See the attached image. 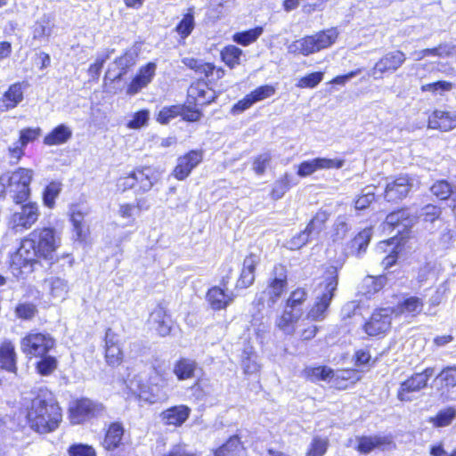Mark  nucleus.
I'll return each instance as SVG.
<instances>
[{
	"mask_svg": "<svg viewBox=\"0 0 456 456\" xmlns=\"http://www.w3.org/2000/svg\"><path fill=\"white\" fill-rule=\"evenodd\" d=\"M61 244V238L54 228L43 227L33 230L11 255V273L17 279H24L34 271L38 260L43 259L52 265L57 260L56 251Z\"/></svg>",
	"mask_w": 456,
	"mask_h": 456,
	"instance_id": "1",
	"label": "nucleus"
},
{
	"mask_svg": "<svg viewBox=\"0 0 456 456\" xmlns=\"http://www.w3.org/2000/svg\"><path fill=\"white\" fill-rule=\"evenodd\" d=\"M21 411L30 428L38 433L55 430L62 419L61 407L46 388H40L37 393H32L30 397H24Z\"/></svg>",
	"mask_w": 456,
	"mask_h": 456,
	"instance_id": "2",
	"label": "nucleus"
},
{
	"mask_svg": "<svg viewBox=\"0 0 456 456\" xmlns=\"http://www.w3.org/2000/svg\"><path fill=\"white\" fill-rule=\"evenodd\" d=\"M327 276L314 289V304L307 313V319L322 321L334 297L338 287V269L330 266Z\"/></svg>",
	"mask_w": 456,
	"mask_h": 456,
	"instance_id": "3",
	"label": "nucleus"
},
{
	"mask_svg": "<svg viewBox=\"0 0 456 456\" xmlns=\"http://www.w3.org/2000/svg\"><path fill=\"white\" fill-rule=\"evenodd\" d=\"M338 30L330 28L314 35L306 36L290 43L287 49L289 53L309 56L330 47L338 37Z\"/></svg>",
	"mask_w": 456,
	"mask_h": 456,
	"instance_id": "4",
	"label": "nucleus"
},
{
	"mask_svg": "<svg viewBox=\"0 0 456 456\" xmlns=\"http://www.w3.org/2000/svg\"><path fill=\"white\" fill-rule=\"evenodd\" d=\"M288 286L287 269L282 265H277L273 267L266 289L256 296L258 305L272 308L286 291Z\"/></svg>",
	"mask_w": 456,
	"mask_h": 456,
	"instance_id": "5",
	"label": "nucleus"
},
{
	"mask_svg": "<svg viewBox=\"0 0 456 456\" xmlns=\"http://www.w3.org/2000/svg\"><path fill=\"white\" fill-rule=\"evenodd\" d=\"M9 180V193L15 203L26 201L30 194V183L33 179L32 169L19 167L12 173H7Z\"/></svg>",
	"mask_w": 456,
	"mask_h": 456,
	"instance_id": "6",
	"label": "nucleus"
},
{
	"mask_svg": "<svg viewBox=\"0 0 456 456\" xmlns=\"http://www.w3.org/2000/svg\"><path fill=\"white\" fill-rule=\"evenodd\" d=\"M130 388L140 400L151 404L164 402L168 398L164 382L159 383L155 378H151L147 383L135 379L131 382Z\"/></svg>",
	"mask_w": 456,
	"mask_h": 456,
	"instance_id": "7",
	"label": "nucleus"
},
{
	"mask_svg": "<svg viewBox=\"0 0 456 456\" xmlns=\"http://www.w3.org/2000/svg\"><path fill=\"white\" fill-rule=\"evenodd\" d=\"M435 368L428 367L421 372H416L400 383L396 397L401 402H411V394L419 392L428 386V379L434 375Z\"/></svg>",
	"mask_w": 456,
	"mask_h": 456,
	"instance_id": "8",
	"label": "nucleus"
},
{
	"mask_svg": "<svg viewBox=\"0 0 456 456\" xmlns=\"http://www.w3.org/2000/svg\"><path fill=\"white\" fill-rule=\"evenodd\" d=\"M55 346V340L45 333H29L20 341L21 351L29 357H43Z\"/></svg>",
	"mask_w": 456,
	"mask_h": 456,
	"instance_id": "9",
	"label": "nucleus"
},
{
	"mask_svg": "<svg viewBox=\"0 0 456 456\" xmlns=\"http://www.w3.org/2000/svg\"><path fill=\"white\" fill-rule=\"evenodd\" d=\"M105 408L102 403L88 398H82L69 408V418L73 424H80L91 418L102 416Z\"/></svg>",
	"mask_w": 456,
	"mask_h": 456,
	"instance_id": "10",
	"label": "nucleus"
},
{
	"mask_svg": "<svg viewBox=\"0 0 456 456\" xmlns=\"http://www.w3.org/2000/svg\"><path fill=\"white\" fill-rule=\"evenodd\" d=\"M393 313L394 309L390 307L376 310L364 324V331L369 336L385 334L390 329Z\"/></svg>",
	"mask_w": 456,
	"mask_h": 456,
	"instance_id": "11",
	"label": "nucleus"
},
{
	"mask_svg": "<svg viewBox=\"0 0 456 456\" xmlns=\"http://www.w3.org/2000/svg\"><path fill=\"white\" fill-rule=\"evenodd\" d=\"M124 434L125 429L120 422H113L109 425L102 441V446L112 456H126L122 449Z\"/></svg>",
	"mask_w": 456,
	"mask_h": 456,
	"instance_id": "12",
	"label": "nucleus"
},
{
	"mask_svg": "<svg viewBox=\"0 0 456 456\" xmlns=\"http://www.w3.org/2000/svg\"><path fill=\"white\" fill-rule=\"evenodd\" d=\"M344 159H340L315 158L300 163L297 175L305 177L322 169H339L344 166Z\"/></svg>",
	"mask_w": 456,
	"mask_h": 456,
	"instance_id": "13",
	"label": "nucleus"
},
{
	"mask_svg": "<svg viewBox=\"0 0 456 456\" xmlns=\"http://www.w3.org/2000/svg\"><path fill=\"white\" fill-rule=\"evenodd\" d=\"M203 153L201 151H191L177 159V163L173 170V175L177 180H184L191 171L202 161Z\"/></svg>",
	"mask_w": 456,
	"mask_h": 456,
	"instance_id": "14",
	"label": "nucleus"
},
{
	"mask_svg": "<svg viewBox=\"0 0 456 456\" xmlns=\"http://www.w3.org/2000/svg\"><path fill=\"white\" fill-rule=\"evenodd\" d=\"M38 218V208L36 203H28L12 216L11 223L16 231L30 228Z\"/></svg>",
	"mask_w": 456,
	"mask_h": 456,
	"instance_id": "15",
	"label": "nucleus"
},
{
	"mask_svg": "<svg viewBox=\"0 0 456 456\" xmlns=\"http://www.w3.org/2000/svg\"><path fill=\"white\" fill-rule=\"evenodd\" d=\"M412 187L407 175H401L387 181L385 189V199L389 202H396L405 198Z\"/></svg>",
	"mask_w": 456,
	"mask_h": 456,
	"instance_id": "16",
	"label": "nucleus"
},
{
	"mask_svg": "<svg viewBox=\"0 0 456 456\" xmlns=\"http://www.w3.org/2000/svg\"><path fill=\"white\" fill-rule=\"evenodd\" d=\"M156 69L157 65L154 62H149L141 67L135 77L127 86L126 94L134 95L145 88L153 79Z\"/></svg>",
	"mask_w": 456,
	"mask_h": 456,
	"instance_id": "17",
	"label": "nucleus"
},
{
	"mask_svg": "<svg viewBox=\"0 0 456 456\" xmlns=\"http://www.w3.org/2000/svg\"><path fill=\"white\" fill-rule=\"evenodd\" d=\"M228 279V277L223 278V289L216 286L209 289L207 293V300L214 310L224 309L233 301V293L225 291Z\"/></svg>",
	"mask_w": 456,
	"mask_h": 456,
	"instance_id": "18",
	"label": "nucleus"
},
{
	"mask_svg": "<svg viewBox=\"0 0 456 456\" xmlns=\"http://www.w3.org/2000/svg\"><path fill=\"white\" fill-rule=\"evenodd\" d=\"M87 208L84 206L75 205L70 208V221L73 225V237L75 240L85 242L88 236L89 229L84 222L87 215Z\"/></svg>",
	"mask_w": 456,
	"mask_h": 456,
	"instance_id": "19",
	"label": "nucleus"
},
{
	"mask_svg": "<svg viewBox=\"0 0 456 456\" xmlns=\"http://www.w3.org/2000/svg\"><path fill=\"white\" fill-rule=\"evenodd\" d=\"M406 56L401 51L389 52L385 54L374 66L372 75H382L385 72H394L397 70L405 61ZM379 77H381L379 76Z\"/></svg>",
	"mask_w": 456,
	"mask_h": 456,
	"instance_id": "20",
	"label": "nucleus"
},
{
	"mask_svg": "<svg viewBox=\"0 0 456 456\" xmlns=\"http://www.w3.org/2000/svg\"><path fill=\"white\" fill-rule=\"evenodd\" d=\"M182 62L198 74H203L209 81L218 80L224 75L222 68H216L212 63L203 62L200 60L185 57Z\"/></svg>",
	"mask_w": 456,
	"mask_h": 456,
	"instance_id": "21",
	"label": "nucleus"
},
{
	"mask_svg": "<svg viewBox=\"0 0 456 456\" xmlns=\"http://www.w3.org/2000/svg\"><path fill=\"white\" fill-rule=\"evenodd\" d=\"M191 409L183 404L172 406L163 411L160 420L165 426L181 427L189 418Z\"/></svg>",
	"mask_w": 456,
	"mask_h": 456,
	"instance_id": "22",
	"label": "nucleus"
},
{
	"mask_svg": "<svg viewBox=\"0 0 456 456\" xmlns=\"http://www.w3.org/2000/svg\"><path fill=\"white\" fill-rule=\"evenodd\" d=\"M150 328L159 335L165 337L169 334L172 328L171 317L167 314L164 307L158 305L150 314Z\"/></svg>",
	"mask_w": 456,
	"mask_h": 456,
	"instance_id": "23",
	"label": "nucleus"
},
{
	"mask_svg": "<svg viewBox=\"0 0 456 456\" xmlns=\"http://www.w3.org/2000/svg\"><path fill=\"white\" fill-rule=\"evenodd\" d=\"M105 358L110 366L119 365L123 359L118 338L110 329H108L105 334Z\"/></svg>",
	"mask_w": 456,
	"mask_h": 456,
	"instance_id": "24",
	"label": "nucleus"
},
{
	"mask_svg": "<svg viewBox=\"0 0 456 456\" xmlns=\"http://www.w3.org/2000/svg\"><path fill=\"white\" fill-rule=\"evenodd\" d=\"M456 127V111L436 110L428 117V128L450 131Z\"/></svg>",
	"mask_w": 456,
	"mask_h": 456,
	"instance_id": "25",
	"label": "nucleus"
},
{
	"mask_svg": "<svg viewBox=\"0 0 456 456\" xmlns=\"http://www.w3.org/2000/svg\"><path fill=\"white\" fill-rule=\"evenodd\" d=\"M260 262L257 255L250 254L245 257L240 275L237 281L236 288L246 289L250 287L255 281L256 267Z\"/></svg>",
	"mask_w": 456,
	"mask_h": 456,
	"instance_id": "26",
	"label": "nucleus"
},
{
	"mask_svg": "<svg viewBox=\"0 0 456 456\" xmlns=\"http://www.w3.org/2000/svg\"><path fill=\"white\" fill-rule=\"evenodd\" d=\"M400 241V239L392 237L387 240H383L379 243L377 249L380 252L387 253V256L382 260V265L385 269L395 264L398 254L402 250Z\"/></svg>",
	"mask_w": 456,
	"mask_h": 456,
	"instance_id": "27",
	"label": "nucleus"
},
{
	"mask_svg": "<svg viewBox=\"0 0 456 456\" xmlns=\"http://www.w3.org/2000/svg\"><path fill=\"white\" fill-rule=\"evenodd\" d=\"M44 289L47 291L51 299L62 301L69 292V285L64 279L50 277L45 280Z\"/></svg>",
	"mask_w": 456,
	"mask_h": 456,
	"instance_id": "28",
	"label": "nucleus"
},
{
	"mask_svg": "<svg viewBox=\"0 0 456 456\" xmlns=\"http://www.w3.org/2000/svg\"><path fill=\"white\" fill-rule=\"evenodd\" d=\"M23 100L21 84L15 83L0 98V111H7L15 108Z\"/></svg>",
	"mask_w": 456,
	"mask_h": 456,
	"instance_id": "29",
	"label": "nucleus"
},
{
	"mask_svg": "<svg viewBox=\"0 0 456 456\" xmlns=\"http://www.w3.org/2000/svg\"><path fill=\"white\" fill-rule=\"evenodd\" d=\"M198 362L191 358L181 357L173 366V373L179 381L191 379L198 370Z\"/></svg>",
	"mask_w": 456,
	"mask_h": 456,
	"instance_id": "30",
	"label": "nucleus"
},
{
	"mask_svg": "<svg viewBox=\"0 0 456 456\" xmlns=\"http://www.w3.org/2000/svg\"><path fill=\"white\" fill-rule=\"evenodd\" d=\"M73 134L70 126L60 124L50 131L44 138V143L47 146L61 145L68 142Z\"/></svg>",
	"mask_w": 456,
	"mask_h": 456,
	"instance_id": "31",
	"label": "nucleus"
},
{
	"mask_svg": "<svg viewBox=\"0 0 456 456\" xmlns=\"http://www.w3.org/2000/svg\"><path fill=\"white\" fill-rule=\"evenodd\" d=\"M302 315L301 310L292 311L285 308L282 314L276 319L277 328L286 335H292L296 330V324Z\"/></svg>",
	"mask_w": 456,
	"mask_h": 456,
	"instance_id": "32",
	"label": "nucleus"
},
{
	"mask_svg": "<svg viewBox=\"0 0 456 456\" xmlns=\"http://www.w3.org/2000/svg\"><path fill=\"white\" fill-rule=\"evenodd\" d=\"M0 367L9 372L16 373V353L14 345L8 340L0 345Z\"/></svg>",
	"mask_w": 456,
	"mask_h": 456,
	"instance_id": "33",
	"label": "nucleus"
},
{
	"mask_svg": "<svg viewBox=\"0 0 456 456\" xmlns=\"http://www.w3.org/2000/svg\"><path fill=\"white\" fill-rule=\"evenodd\" d=\"M134 175L136 191L141 192L149 191L157 181V178L154 176L153 171L151 167L135 169Z\"/></svg>",
	"mask_w": 456,
	"mask_h": 456,
	"instance_id": "34",
	"label": "nucleus"
},
{
	"mask_svg": "<svg viewBox=\"0 0 456 456\" xmlns=\"http://www.w3.org/2000/svg\"><path fill=\"white\" fill-rule=\"evenodd\" d=\"M433 195L444 200H447L450 196L452 200L456 202V181L448 182L447 180L436 181L430 188Z\"/></svg>",
	"mask_w": 456,
	"mask_h": 456,
	"instance_id": "35",
	"label": "nucleus"
},
{
	"mask_svg": "<svg viewBox=\"0 0 456 456\" xmlns=\"http://www.w3.org/2000/svg\"><path fill=\"white\" fill-rule=\"evenodd\" d=\"M411 224V219H410L409 211L407 209H400L387 216L386 221L383 224V229L393 230L401 225L406 228Z\"/></svg>",
	"mask_w": 456,
	"mask_h": 456,
	"instance_id": "36",
	"label": "nucleus"
},
{
	"mask_svg": "<svg viewBox=\"0 0 456 456\" xmlns=\"http://www.w3.org/2000/svg\"><path fill=\"white\" fill-rule=\"evenodd\" d=\"M216 456H247L245 448L242 446L239 437L232 436L216 452Z\"/></svg>",
	"mask_w": 456,
	"mask_h": 456,
	"instance_id": "37",
	"label": "nucleus"
},
{
	"mask_svg": "<svg viewBox=\"0 0 456 456\" xmlns=\"http://www.w3.org/2000/svg\"><path fill=\"white\" fill-rule=\"evenodd\" d=\"M137 61V53L135 51H126L123 55L116 59L114 65L119 69V71L113 76L112 80H118L124 74L126 73L127 69L135 65Z\"/></svg>",
	"mask_w": 456,
	"mask_h": 456,
	"instance_id": "38",
	"label": "nucleus"
},
{
	"mask_svg": "<svg viewBox=\"0 0 456 456\" xmlns=\"http://www.w3.org/2000/svg\"><path fill=\"white\" fill-rule=\"evenodd\" d=\"M456 418V409L446 407L440 410L436 416L430 418L429 422L436 428H444L452 424Z\"/></svg>",
	"mask_w": 456,
	"mask_h": 456,
	"instance_id": "39",
	"label": "nucleus"
},
{
	"mask_svg": "<svg viewBox=\"0 0 456 456\" xmlns=\"http://www.w3.org/2000/svg\"><path fill=\"white\" fill-rule=\"evenodd\" d=\"M242 53L241 49L233 45H230L221 51V58L229 68L234 69L236 66L240 65Z\"/></svg>",
	"mask_w": 456,
	"mask_h": 456,
	"instance_id": "40",
	"label": "nucleus"
},
{
	"mask_svg": "<svg viewBox=\"0 0 456 456\" xmlns=\"http://www.w3.org/2000/svg\"><path fill=\"white\" fill-rule=\"evenodd\" d=\"M263 32L264 28L262 27H256L246 31L235 33L232 36V40L238 45L247 46L256 41Z\"/></svg>",
	"mask_w": 456,
	"mask_h": 456,
	"instance_id": "41",
	"label": "nucleus"
},
{
	"mask_svg": "<svg viewBox=\"0 0 456 456\" xmlns=\"http://www.w3.org/2000/svg\"><path fill=\"white\" fill-rule=\"evenodd\" d=\"M53 21L48 15H44L37 20L33 27L34 39H42L50 37L53 30Z\"/></svg>",
	"mask_w": 456,
	"mask_h": 456,
	"instance_id": "42",
	"label": "nucleus"
},
{
	"mask_svg": "<svg viewBox=\"0 0 456 456\" xmlns=\"http://www.w3.org/2000/svg\"><path fill=\"white\" fill-rule=\"evenodd\" d=\"M330 214L325 210L318 211L310 223L307 224L306 229L316 239L320 232L324 229L325 223L329 219Z\"/></svg>",
	"mask_w": 456,
	"mask_h": 456,
	"instance_id": "43",
	"label": "nucleus"
},
{
	"mask_svg": "<svg viewBox=\"0 0 456 456\" xmlns=\"http://www.w3.org/2000/svg\"><path fill=\"white\" fill-rule=\"evenodd\" d=\"M423 308V301L417 297H410L404 299L398 306L401 314H407L412 316L419 314Z\"/></svg>",
	"mask_w": 456,
	"mask_h": 456,
	"instance_id": "44",
	"label": "nucleus"
},
{
	"mask_svg": "<svg viewBox=\"0 0 456 456\" xmlns=\"http://www.w3.org/2000/svg\"><path fill=\"white\" fill-rule=\"evenodd\" d=\"M305 376L311 381L328 380L333 377L332 369L327 366H318L314 368H306Z\"/></svg>",
	"mask_w": 456,
	"mask_h": 456,
	"instance_id": "45",
	"label": "nucleus"
},
{
	"mask_svg": "<svg viewBox=\"0 0 456 456\" xmlns=\"http://www.w3.org/2000/svg\"><path fill=\"white\" fill-rule=\"evenodd\" d=\"M290 175L286 173L282 177L274 182L270 196L273 200L281 199L290 188Z\"/></svg>",
	"mask_w": 456,
	"mask_h": 456,
	"instance_id": "46",
	"label": "nucleus"
},
{
	"mask_svg": "<svg viewBox=\"0 0 456 456\" xmlns=\"http://www.w3.org/2000/svg\"><path fill=\"white\" fill-rule=\"evenodd\" d=\"M375 200V187L368 185L362 190L361 194L354 200V208L357 210L367 208Z\"/></svg>",
	"mask_w": 456,
	"mask_h": 456,
	"instance_id": "47",
	"label": "nucleus"
},
{
	"mask_svg": "<svg viewBox=\"0 0 456 456\" xmlns=\"http://www.w3.org/2000/svg\"><path fill=\"white\" fill-rule=\"evenodd\" d=\"M328 446V438L316 436L312 439L305 456H323L327 452Z\"/></svg>",
	"mask_w": 456,
	"mask_h": 456,
	"instance_id": "48",
	"label": "nucleus"
},
{
	"mask_svg": "<svg viewBox=\"0 0 456 456\" xmlns=\"http://www.w3.org/2000/svg\"><path fill=\"white\" fill-rule=\"evenodd\" d=\"M61 191V183L59 182H51L44 190L43 200L44 204L52 208L55 204V199Z\"/></svg>",
	"mask_w": 456,
	"mask_h": 456,
	"instance_id": "49",
	"label": "nucleus"
},
{
	"mask_svg": "<svg viewBox=\"0 0 456 456\" xmlns=\"http://www.w3.org/2000/svg\"><path fill=\"white\" fill-rule=\"evenodd\" d=\"M307 292L305 289L298 288L291 292L287 300L286 308L292 311L301 310V305L306 300Z\"/></svg>",
	"mask_w": 456,
	"mask_h": 456,
	"instance_id": "50",
	"label": "nucleus"
},
{
	"mask_svg": "<svg viewBox=\"0 0 456 456\" xmlns=\"http://www.w3.org/2000/svg\"><path fill=\"white\" fill-rule=\"evenodd\" d=\"M314 238L309 232V231L305 228L304 231L298 232L295 236H293L289 240L286 242V247L290 250H297L305 246L308 241L314 240Z\"/></svg>",
	"mask_w": 456,
	"mask_h": 456,
	"instance_id": "51",
	"label": "nucleus"
},
{
	"mask_svg": "<svg viewBox=\"0 0 456 456\" xmlns=\"http://www.w3.org/2000/svg\"><path fill=\"white\" fill-rule=\"evenodd\" d=\"M242 368L246 374H253L259 370L256 356L251 349H245L242 354Z\"/></svg>",
	"mask_w": 456,
	"mask_h": 456,
	"instance_id": "52",
	"label": "nucleus"
},
{
	"mask_svg": "<svg viewBox=\"0 0 456 456\" xmlns=\"http://www.w3.org/2000/svg\"><path fill=\"white\" fill-rule=\"evenodd\" d=\"M194 17L191 12L186 13L180 22L177 24L175 30L179 36L184 39L186 38L194 28Z\"/></svg>",
	"mask_w": 456,
	"mask_h": 456,
	"instance_id": "53",
	"label": "nucleus"
},
{
	"mask_svg": "<svg viewBox=\"0 0 456 456\" xmlns=\"http://www.w3.org/2000/svg\"><path fill=\"white\" fill-rule=\"evenodd\" d=\"M453 88V84L448 81H436L434 83L425 84L421 86L422 92H430L433 94L443 95L446 92H450Z\"/></svg>",
	"mask_w": 456,
	"mask_h": 456,
	"instance_id": "54",
	"label": "nucleus"
},
{
	"mask_svg": "<svg viewBox=\"0 0 456 456\" xmlns=\"http://www.w3.org/2000/svg\"><path fill=\"white\" fill-rule=\"evenodd\" d=\"M183 106L173 105L162 108L157 117V121L160 124H167L171 119L180 116Z\"/></svg>",
	"mask_w": 456,
	"mask_h": 456,
	"instance_id": "55",
	"label": "nucleus"
},
{
	"mask_svg": "<svg viewBox=\"0 0 456 456\" xmlns=\"http://www.w3.org/2000/svg\"><path fill=\"white\" fill-rule=\"evenodd\" d=\"M37 364V371L44 376L52 373L57 367V360L53 356L45 355Z\"/></svg>",
	"mask_w": 456,
	"mask_h": 456,
	"instance_id": "56",
	"label": "nucleus"
},
{
	"mask_svg": "<svg viewBox=\"0 0 456 456\" xmlns=\"http://www.w3.org/2000/svg\"><path fill=\"white\" fill-rule=\"evenodd\" d=\"M323 79L322 72H313L301 77L297 84L300 88H314Z\"/></svg>",
	"mask_w": 456,
	"mask_h": 456,
	"instance_id": "57",
	"label": "nucleus"
},
{
	"mask_svg": "<svg viewBox=\"0 0 456 456\" xmlns=\"http://www.w3.org/2000/svg\"><path fill=\"white\" fill-rule=\"evenodd\" d=\"M371 237V228L361 231L353 240V247L357 248L358 254L364 252Z\"/></svg>",
	"mask_w": 456,
	"mask_h": 456,
	"instance_id": "58",
	"label": "nucleus"
},
{
	"mask_svg": "<svg viewBox=\"0 0 456 456\" xmlns=\"http://www.w3.org/2000/svg\"><path fill=\"white\" fill-rule=\"evenodd\" d=\"M275 94V88L271 85H265L256 88L250 93V95L255 103L264 101Z\"/></svg>",
	"mask_w": 456,
	"mask_h": 456,
	"instance_id": "59",
	"label": "nucleus"
},
{
	"mask_svg": "<svg viewBox=\"0 0 456 456\" xmlns=\"http://www.w3.org/2000/svg\"><path fill=\"white\" fill-rule=\"evenodd\" d=\"M150 112L147 110H142L133 115L132 119L127 123L130 129H139L148 123Z\"/></svg>",
	"mask_w": 456,
	"mask_h": 456,
	"instance_id": "60",
	"label": "nucleus"
},
{
	"mask_svg": "<svg viewBox=\"0 0 456 456\" xmlns=\"http://www.w3.org/2000/svg\"><path fill=\"white\" fill-rule=\"evenodd\" d=\"M41 134L40 127H27L20 131L19 141L25 147L34 141H36Z\"/></svg>",
	"mask_w": 456,
	"mask_h": 456,
	"instance_id": "61",
	"label": "nucleus"
},
{
	"mask_svg": "<svg viewBox=\"0 0 456 456\" xmlns=\"http://www.w3.org/2000/svg\"><path fill=\"white\" fill-rule=\"evenodd\" d=\"M381 444V438L379 437H371V436H364L359 440L358 450L361 452L368 453L372 451L374 448L379 447Z\"/></svg>",
	"mask_w": 456,
	"mask_h": 456,
	"instance_id": "62",
	"label": "nucleus"
},
{
	"mask_svg": "<svg viewBox=\"0 0 456 456\" xmlns=\"http://www.w3.org/2000/svg\"><path fill=\"white\" fill-rule=\"evenodd\" d=\"M69 456H96L94 448L88 444H76L69 448Z\"/></svg>",
	"mask_w": 456,
	"mask_h": 456,
	"instance_id": "63",
	"label": "nucleus"
},
{
	"mask_svg": "<svg viewBox=\"0 0 456 456\" xmlns=\"http://www.w3.org/2000/svg\"><path fill=\"white\" fill-rule=\"evenodd\" d=\"M448 387H456V366H448L437 375Z\"/></svg>",
	"mask_w": 456,
	"mask_h": 456,
	"instance_id": "64",
	"label": "nucleus"
}]
</instances>
